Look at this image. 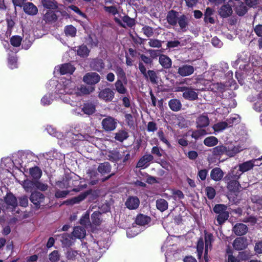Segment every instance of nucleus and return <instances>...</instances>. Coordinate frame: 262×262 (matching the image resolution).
I'll return each instance as SVG.
<instances>
[{"label":"nucleus","instance_id":"31","mask_svg":"<svg viewBox=\"0 0 262 262\" xmlns=\"http://www.w3.org/2000/svg\"><path fill=\"white\" fill-rule=\"evenodd\" d=\"M214 155L220 156L224 154L227 155V147L224 145H219L212 149Z\"/></svg>","mask_w":262,"mask_h":262},{"label":"nucleus","instance_id":"6","mask_svg":"<svg viewBox=\"0 0 262 262\" xmlns=\"http://www.w3.org/2000/svg\"><path fill=\"white\" fill-rule=\"evenodd\" d=\"M89 194L88 191L81 193L77 196L67 200L65 201V204L68 205H73L74 204H79L80 202L83 201Z\"/></svg>","mask_w":262,"mask_h":262},{"label":"nucleus","instance_id":"41","mask_svg":"<svg viewBox=\"0 0 262 262\" xmlns=\"http://www.w3.org/2000/svg\"><path fill=\"white\" fill-rule=\"evenodd\" d=\"M43 19L47 22H52L56 19V16L53 11L48 10L43 16Z\"/></svg>","mask_w":262,"mask_h":262},{"label":"nucleus","instance_id":"61","mask_svg":"<svg viewBox=\"0 0 262 262\" xmlns=\"http://www.w3.org/2000/svg\"><path fill=\"white\" fill-rule=\"evenodd\" d=\"M21 38L19 36H13L11 37L10 42L14 47H19L20 45Z\"/></svg>","mask_w":262,"mask_h":262},{"label":"nucleus","instance_id":"46","mask_svg":"<svg viewBox=\"0 0 262 262\" xmlns=\"http://www.w3.org/2000/svg\"><path fill=\"white\" fill-rule=\"evenodd\" d=\"M30 174L35 179L40 178L41 176L42 172L37 167H35L30 169Z\"/></svg>","mask_w":262,"mask_h":262},{"label":"nucleus","instance_id":"23","mask_svg":"<svg viewBox=\"0 0 262 262\" xmlns=\"http://www.w3.org/2000/svg\"><path fill=\"white\" fill-rule=\"evenodd\" d=\"M159 62L160 64L165 69L170 68L172 64V61L170 58L163 54L160 56Z\"/></svg>","mask_w":262,"mask_h":262},{"label":"nucleus","instance_id":"18","mask_svg":"<svg viewBox=\"0 0 262 262\" xmlns=\"http://www.w3.org/2000/svg\"><path fill=\"white\" fill-rule=\"evenodd\" d=\"M238 180H224V181L227 183V188L230 191H237L239 190L241 187Z\"/></svg>","mask_w":262,"mask_h":262},{"label":"nucleus","instance_id":"28","mask_svg":"<svg viewBox=\"0 0 262 262\" xmlns=\"http://www.w3.org/2000/svg\"><path fill=\"white\" fill-rule=\"evenodd\" d=\"M168 105L170 108L174 112L180 111L182 107V104L180 101L177 99H171L168 102Z\"/></svg>","mask_w":262,"mask_h":262},{"label":"nucleus","instance_id":"9","mask_svg":"<svg viewBox=\"0 0 262 262\" xmlns=\"http://www.w3.org/2000/svg\"><path fill=\"white\" fill-rule=\"evenodd\" d=\"M227 147V156L232 157L234 156L236 154L242 151L245 149V147L240 144H236L234 145H229Z\"/></svg>","mask_w":262,"mask_h":262},{"label":"nucleus","instance_id":"36","mask_svg":"<svg viewBox=\"0 0 262 262\" xmlns=\"http://www.w3.org/2000/svg\"><path fill=\"white\" fill-rule=\"evenodd\" d=\"M235 12L239 16L244 15L248 11V8L244 3H241L235 7Z\"/></svg>","mask_w":262,"mask_h":262},{"label":"nucleus","instance_id":"5","mask_svg":"<svg viewBox=\"0 0 262 262\" xmlns=\"http://www.w3.org/2000/svg\"><path fill=\"white\" fill-rule=\"evenodd\" d=\"M194 71V67L191 65L184 64L180 67L178 70V73L182 77L192 75Z\"/></svg>","mask_w":262,"mask_h":262},{"label":"nucleus","instance_id":"2","mask_svg":"<svg viewBox=\"0 0 262 262\" xmlns=\"http://www.w3.org/2000/svg\"><path fill=\"white\" fill-rule=\"evenodd\" d=\"M101 125L105 131H112L116 127L117 121L113 117L108 116L102 120Z\"/></svg>","mask_w":262,"mask_h":262},{"label":"nucleus","instance_id":"15","mask_svg":"<svg viewBox=\"0 0 262 262\" xmlns=\"http://www.w3.org/2000/svg\"><path fill=\"white\" fill-rule=\"evenodd\" d=\"M114 20L115 22L123 27H125V25L128 27H131L135 24L134 19L130 18L128 16H124L122 17V20L124 23L123 24L121 23L120 19L116 17H115Z\"/></svg>","mask_w":262,"mask_h":262},{"label":"nucleus","instance_id":"29","mask_svg":"<svg viewBox=\"0 0 262 262\" xmlns=\"http://www.w3.org/2000/svg\"><path fill=\"white\" fill-rule=\"evenodd\" d=\"M20 183L26 192H31L35 188V183L28 179L21 181Z\"/></svg>","mask_w":262,"mask_h":262},{"label":"nucleus","instance_id":"32","mask_svg":"<svg viewBox=\"0 0 262 262\" xmlns=\"http://www.w3.org/2000/svg\"><path fill=\"white\" fill-rule=\"evenodd\" d=\"M98 171L102 174L108 173L111 171V166L108 163H101L98 167Z\"/></svg>","mask_w":262,"mask_h":262},{"label":"nucleus","instance_id":"48","mask_svg":"<svg viewBox=\"0 0 262 262\" xmlns=\"http://www.w3.org/2000/svg\"><path fill=\"white\" fill-rule=\"evenodd\" d=\"M2 163L5 164L6 167L7 168H11L12 166H13V165L17 164H19L21 166H23L22 163L18 162V163H17L16 160H15V162H14L13 161H12L11 160V159H10L9 158L3 159Z\"/></svg>","mask_w":262,"mask_h":262},{"label":"nucleus","instance_id":"63","mask_svg":"<svg viewBox=\"0 0 262 262\" xmlns=\"http://www.w3.org/2000/svg\"><path fill=\"white\" fill-rule=\"evenodd\" d=\"M147 78H149L150 81L152 83H157V76L155 72L152 70H149L147 72Z\"/></svg>","mask_w":262,"mask_h":262},{"label":"nucleus","instance_id":"44","mask_svg":"<svg viewBox=\"0 0 262 262\" xmlns=\"http://www.w3.org/2000/svg\"><path fill=\"white\" fill-rule=\"evenodd\" d=\"M229 127L227 121L219 122L214 124L213 128L215 132H221Z\"/></svg>","mask_w":262,"mask_h":262},{"label":"nucleus","instance_id":"14","mask_svg":"<svg viewBox=\"0 0 262 262\" xmlns=\"http://www.w3.org/2000/svg\"><path fill=\"white\" fill-rule=\"evenodd\" d=\"M140 204V201L137 197H129L126 201L125 205L129 209H137Z\"/></svg>","mask_w":262,"mask_h":262},{"label":"nucleus","instance_id":"24","mask_svg":"<svg viewBox=\"0 0 262 262\" xmlns=\"http://www.w3.org/2000/svg\"><path fill=\"white\" fill-rule=\"evenodd\" d=\"M75 70V68L70 63H65L62 64L59 68L61 74H72Z\"/></svg>","mask_w":262,"mask_h":262},{"label":"nucleus","instance_id":"52","mask_svg":"<svg viewBox=\"0 0 262 262\" xmlns=\"http://www.w3.org/2000/svg\"><path fill=\"white\" fill-rule=\"evenodd\" d=\"M227 206L223 204H217L213 208V211L217 214L222 213V212H225L227 211Z\"/></svg>","mask_w":262,"mask_h":262},{"label":"nucleus","instance_id":"11","mask_svg":"<svg viewBox=\"0 0 262 262\" xmlns=\"http://www.w3.org/2000/svg\"><path fill=\"white\" fill-rule=\"evenodd\" d=\"M154 159V157L150 154H147L144 155L139 160L137 164V167L138 168H143L146 167L148 165V163Z\"/></svg>","mask_w":262,"mask_h":262},{"label":"nucleus","instance_id":"1","mask_svg":"<svg viewBox=\"0 0 262 262\" xmlns=\"http://www.w3.org/2000/svg\"><path fill=\"white\" fill-rule=\"evenodd\" d=\"M94 86H87L81 85L77 87L74 82L70 79H66L56 85V93L58 98L64 102L70 103V98L67 94H74L77 96L89 95L94 92Z\"/></svg>","mask_w":262,"mask_h":262},{"label":"nucleus","instance_id":"45","mask_svg":"<svg viewBox=\"0 0 262 262\" xmlns=\"http://www.w3.org/2000/svg\"><path fill=\"white\" fill-rule=\"evenodd\" d=\"M83 113L87 115H91L95 112V107L92 104H85L82 108Z\"/></svg>","mask_w":262,"mask_h":262},{"label":"nucleus","instance_id":"30","mask_svg":"<svg viewBox=\"0 0 262 262\" xmlns=\"http://www.w3.org/2000/svg\"><path fill=\"white\" fill-rule=\"evenodd\" d=\"M60 241L63 247H70L72 245L71 236L67 233H63L60 235Z\"/></svg>","mask_w":262,"mask_h":262},{"label":"nucleus","instance_id":"40","mask_svg":"<svg viewBox=\"0 0 262 262\" xmlns=\"http://www.w3.org/2000/svg\"><path fill=\"white\" fill-rule=\"evenodd\" d=\"M239 168L242 173L246 172L253 168L252 162L248 161L239 165Z\"/></svg>","mask_w":262,"mask_h":262},{"label":"nucleus","instance_id":"39","mask_svg":"<svg viewBox=\"0 0 262 262\" xmlns=\"http://www.w3.org/2000/svg\"><path fill=\"white\" fill-rule=\"evenodd\" d=\"M217 139L214 136L207 137L204 140V144L209 147L215 146L217 144Z\"/></svg>","mask_w":262,"mask_h":262},{"label":"nucleus","instance_id":"27","mask_svg":"<svg viewBox=\"0 0 262 262\" xmlns=\"http://www.w3.org/2000/svg\"><path fill=\"white\" fill-rule=\"evenodd\" d=\"M196 123L198 127H206L209 124V118L206 115H201L197 118Z\"/></svg>","mask_w":262,"mask_h":262},{"label":"nucleus","instance_id":"59","mask_svg":"<svg viewBox=\"0 0 262 262\" xmlns=\"http://www.w3.org/2000/svg\"><path fill=\"white\" fill-rule=\"evenodd\" d=\"M101 213L99 212L95 211L91 216L93 223L95 225H99L101 223L100 216Z\"/></svg>","mask_w":262,"mask_h":262},{"label":"nucleus","instance_id":"53","mask_svg":"<svg viewBox=\"0 0 262 262\" xmlns=\"http://www.w3.org/2000/svg\"><path fill=\"white\" fill-rule=\"evenodd\" d=\"M60 255L58 251L54 250L49 255V259L51 262H56L59 260Z\"/></svg>","mask_w":262,"mask_h":262},{"label":"nucleus","instance_id":"10","mask_svg":"<svg viewBox=\"0 0 262 262\" xmlns=\"http://www.w3.org/2000/svg\"><path fill=\"white\" fill-rule=\"evenodd\" d=\"M45 199L43 194L39 192L32 193L30 200L36 207H38L42 203Z\"/></svg>","mask_w":262,"mask_h":262},{"label":"nucleus","instance_id":"57","mask_svg":"<svg viewBox=\"0 0 262 262\" xmlns=\"http://www.w3.org/2000/svg\"><path fill=\"white\" fill-rule=\"evenodd\" d=\"M128 137V134L126 132L121 130L116 134L115 138L119 141H123Z\"/></svg>","mask_w":262,"mask_h":262},{"label":"nucleus","instance_id":"20","mask_svg":"<svg viewBox=\"0 0 262 262\" xmlns=\"http://www.w3.org/2000/svg\"><path fill=\"white\" fill-rule=\"evenodd\" d=\"M224 176V172L221 168L216 167L213 168L210 172L211 178L215 181H220Z\"/></svg>","mask_w":262,"mask_h":262},{"label":"nucleus","instance_id":"60","mask_svg":"<svg viewBox=\"0 0 262 262\" xmlns=\"http://www.w3.org/2000/svg\"><path fill=\"white\" fill-rule=\"evenodd\" d=\"M157 135H158V136L161 141H162L163 143L165 144L169 148L171 147V145H170V143L167 140L166 138L165 137L164 133L162 131L159 130L158 132Z\"/></svg>","mask_w":262,"mask_h":262},{"label":"nucleus","instance_id":"16","mask_svg":"<svg viewBox=\"0 0 262 262\" xmlns=\"http://www.w3.org/2000/svg\"><path fill=\"white\" fill-rule=\"evenodd\" d=\"M5 202L8 208H14L17 204L15 196L12 193H8L5 198Z\"/></svg>","mask_w":262,"mask_h":262},{"label":"nucleus","instance_id":"47","mask_svg":"<svg viewBox=\"0 0 262 262\" xmlns=\"http://www.w3.org/2000/svg\"><path fill=\"white\" fill-rule=\"evenodd\" d=\"M41 3L48 9H55L57 7V3L53 0H41Z\"/></svg>","mask_w":262,"mask_h":262},{"label":"nucleus","instance_id":"62","mask_svg":"<svg viewBox=\"0 0 262 262\" xmlns=\"http://www.w3.org/2000/svg\"><path fill=\"white\" fill-rule=\"evenodd\" d=\"M142 30L144 34H145L148 37L152 36L154 34V29L152 28L149 26H144L143 27Z\"/></svg>","mask_w":262,"mask_h":262},{"label":"nucleus","instance_id":"19","mask_svg":"<svg viewBox=\"0 0 262 262\" xmlns=\"http://www.w3.org/2000/svg\"><path fill=\"white\" fill-rule=\"evenodd\" d=\"M86 235L85 229L81 226H77L74 228L72 232V236L75 238H83Z\"/></svg>","mask_w":262,"mask_h":262},{"label":"nucleus","instance_id":"51","mask_svg":"<svg viewBox=\"0 0 262 262\" xmlns=\"http://www.w3.org/2000/svg\"><path fill=\"white\" fill-rule=\"evenodd\" d=\"M229 127L234 124H237L240 121V118L238 115L234 114L230 118L226 120Z\"/></svg>","mask_w":262,"mask_h":262},{"label":"nucleus","instance_id":"34","mask_svg":"<svg viewBox=\"0 0 262 262\" xmlns=\"http://www.w3.org/2000/svg\"><path fill=\"white\" fill-rule=\"evenodd\" d=\"M156 206L158 210L163 212L168 208V203L165 200L160 199L156 201Z\"/></svg>","mask_w":262,"mask_h":262},{"label":"nucleus","instance_id":"17","mask_svg":"<svg viewBox=\"0 0 262 262\" xmlns=\"http://www.w3.org/2000/svg\"><path fill=\"white\" fill-rule=\"evenodd\" d=\"M179 17L178 12L173 10H171L167 15V21L170 25L175 26L177 25V21Z\"/></svg>","mask_w":262,"mask_h":262},{"label":"nucleus","instance_id":"64","mask_svg":"<svg viewBox=\"0 0 262 262\" xmlns=\"http://www.w3.org/2000/svg\"><path fill=\"white\" fill-rule=\"evenodd\" d=\"M148 45L150 47L160 48L162 46V41L158 39H151L148 42Z\"/></svg>","mask_w":262,"mask_h":262},{"label":"nucleus","instance_id":"22","mask_svg":"<svg viewBox=\"0 0 262 262\" xmlns=\"http://www.w3.org/2000/svg\"><path fill=\"white\" fill-rule=\"evenodd\" d=\"M24 10L26 13L31 15L36 14L38 11L37 7L31 3L25 4L24 6Z\"/></svg>","mask_w":262,"mask_h":262},{"label":"nucleus","instance_id":"38","mask_svg":"<svg viewBox=\"0 0 262 262\" xmlns=\"http://www.w3.org/2000/svg\"><path fill=\"white\" fill-rule=\"evenodd\" d=\"M116 90L120 94H124L127 92V89L123 85L121 80H117L115 84Z\"/></svg>","mask_w":262,"mask_h":262},{"label":"nucleus","instance_id":"42","mask_svg":"<svg viewBox=\"0 0 262 262\" xmlns=\"http://www.w3.org/2000/svg\"><path fill=\"white\" fill-rule=\"evenodd\" d=\"M53 99V96L52 94H47L41 98V103L44 106L48 105L52 103Z\"/></svg>","mask_w":262,"mask_h":262},{"label":"nucleus","instance_id":"58","mask_svg":"<svg viewBox=\"0 0 262 262\" xmlns=\"http://www.w3.org/2000/svg\"><path fill=\"white\" fill-rule=\"evenodd\" d=\"M104 9L105 11L109 14L115 15L118 13V10L116 6H104Z\"/></svg>","mask_w":262,"mask_h":262},{"label":"nucleus","instance_id":"55","mask_svg":"<svg viewBox=\"0 0 262 262\" xmlns=\"http://www.w3.org/2000/svg\"><path fill=\"white\" fill-rule=\"evenodd\" d=\"M205 192L208 198L210 200L213 199L216 193L215 189L210 186H208L205 188Z\"/></svg>","mask_w":262,"mask_h":262},{"label":"nucleus","instance_id":"33","mask_svg":"<svg viewBox=\"0 0 262 262\" xmlns=\"http://www.w3.org/2000/svg\"><path fill=\"white\" fill-rule=\"evenodd\" d=\"M150 221V219L149 217L142 214L138 215L136 220V224L141 226L147 225Z\"/></svg>","mask_w":262,"mask_h":262},{"label":"nucleus","instance_id":"21","mask_svg":"<svg viewBox=\"0 0 262 262\" xmlns=\"http://www.w3.org/2000/svg\"><path fill=\"white\" fill-rule=\"evenodd\" d=\"M247 231V226L242 223L236 224L233 227V231L237 235H244Z\"/></svg>","mask_w":262,"mask_h":262},{"label":"nucleus","instance_id":"50","mask_svg":"<svg viewBox=\"0 0 262 262\" xmlns=\"http://www.w3.org/2000/svg\"><path fill=\"white\" fill-rule=\"evenodd\" d=\"M229 217V213L228 211L220 213L216 217V220L219 224L221 225L225 222Z\"/></svg>","mask_w":262,"mask_h":262},{"label":"nucleus","instance_id":"4","mask_svg":"<svg viewBox=\"0 0 262 262\" xmlns=\"http://www.w3.org/2000/svg\"><path fill=\"white\" fill-rule=\"evenodd\" d=\"M98 97L105 102H109L114 98V92L111 89L106 88L100 91Z\"/></svg>","mask_w":262,"mask_h":262},{"label":"nucleus","instance_id":"49","mask_svg":"<svg viewBox=\"0 0 262 262\" xmlns=\"http://www.w3.org/2000/svg\"><path fill=\"white\" fill-rule=\"evenodd\" d=\"M204 241L202 238H201L198 241V244L196 246V249L198 252V256L199 258L201 257V256L203 254V252L204 250Z\"/></svg>","mask_w":262,"mask_h":262},{"label":"nucleus","instance_id":"26","mask_svg":"<svg viewBox=\"0 0 262 262\" xmlns=\"http://www.w3.org/2000/svg\"><path fill=\"white\" fill-rule=\"evenodd\" d=\"M213 241V236L210 233H205V257L207 255L208 251L211 249V243Z\"/></svg>","mask_w":262,"mask_h":262},{"label":"nucleus","instance_id":"43","mask_svg":"<svg viewBox=\"0 0 262 262\" xmlns=\"http://www.w3.org/2000/svg\"><path fill=\"white\" fill-rule=\"evenodd\" d=\"M77 54L82 57H87L90 52V50L88 49L87 47L85 45H82L79 47L77 51Z\"/></svg>","mask_w":262,"mask_h":262},{"label":"nucleus","instance_id":"13","mask_svg":"<svg viewBox=\"0 0 262 262\" xmlns=\"http://www.w3.org/2000/svg\"><path fill=\"white\" fill-rule=\"evenodd\" d=\"M189 19L185 15H181L179 17L177 24L179 25L180 29L182 32H186L188 29Z\"/></svg>","mask_w":262,"mask_h":262},{"label":"nucleus","instance_id":"56","mask_svg":"<svg viewBox=\"0 0 262 262\" xmlns=\"http://www.w3.org/2000/svg\"><path fill=\"white\" fill-rule=\"evenodd\" d=\"M64 32L67 35L73 37L76 34V30L75 27L71 25L66 27Z\"/></svg>","mask_w":262,"mask_h":262},{"label":"nucleus","instance_id":"12","mask_svg":"<svg viewBox=\"0 0 262 262\" xmlns=\"http://www.w3.org/2000/svg\"><path fill=\"white\" fill-rule=\"evenodd\" d=\"M219 13L222 17L226 18L231 15L232 9L231 5L226 4L223 5L219 10Z\"/></svg>","mask_w":262,"mask_h":262},{"label":"nucleus","instance_id":"7","mask_svg":"<svg viewBox=\"0 0 262 262\" xmlns=\"http://www.w3.org/2000/svg\"><path fill=\"white\" fill-rule=\"evenodd\" d=\"M247 245V239L244 237L236 238L233 243V247L237 250H241L246 248Z\"/></svg>","mask_w":262,"mask_h":262},{"label":"nucleus","instance_id":"35","mask_svg":"<svg viewBox=\"0 0 262 262\" xmlns=\"http://www.w3.org/2000/svg\"><path fill=\"white\" fill-rule=\"evenodd\" d=\"M90 66L94 70L99 71L104 68V63L101 59H94Z\"/></svg>","mask_w":262,"mask_h":262},{"label":"nucleus","instance_id":"3","mask_svg":"<svg viewBox=\"0 0 262 262\" xmlns=\"http://www.w3.org/2000/svg\"><path fill=\"white\" fill-rule=\"evenodd\" d=\"M100 80L99 75L95 72L86 73L83 77V81L90 85H94L98 83Z\"/></svg>","mask_w":262,"mask_h":262},{"label":"nucleus","instance_id":"25","mask_svg":"<svg viewBox=\"0 0 262 262\" xmlns=\"http://www.w3.org/2000/svg\"><path fill=\"white\" fill-rule=\"evenodd\" d=\"M183 97L187 100H194L198 98V94L190 88H188L183 94Z\"/></svg>","mask_w":262,"mask_h":262},{"label":"nucleus","instance_id":"8","mask_svg":"<svg viewBox=\"0 0 262 262\" xmlns=\"http://www.w3.org/2000/svg\"><path fill=\"white\" fill-rule=\"evenodd\" d=\"M242 173L239 167H235L225 177L224 180H238Z\"/></svg>","mask_w":262,"mask_h":262},{"label":"nucleus","instance_id":"37","mask_svg":"<svg viewBox=\"0 0 262 262\" xmlns=\"http://www.w3.org/2000/svg\"><path fill=\"white\" fill-rule=\"evenodd\" d=\"M213 12V10L210 8L208 7L206 9L204 14V21L206 23H209L210 24H213L214 23V19L211 17Z\"/></svg>","mask_w":262,"mask_h":262},{"label":"nucleus","instance_id":"54","mask_svg":"<svg viewBox=\"0 0 262 262\" xmlns=\"http://www.w3.org/2000/svg\"><path fill=\"white\" fill-rule=\"evenodd\" d=\"M78 255L77 251L71 249H69L66 253V257L69 259H74Z\"/></svg>","mask_w":262,"mask_h":262}]
</instances>
